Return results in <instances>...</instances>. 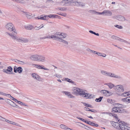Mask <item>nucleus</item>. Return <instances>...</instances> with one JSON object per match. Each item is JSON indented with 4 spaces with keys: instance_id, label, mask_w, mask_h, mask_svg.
<instances>
[{
    "instance_id": "31",
    "label": "nucleus",
    "mask_w": 130,
    "mask_h": 130,
    "mask_svg": "<svg viewBox=\"0 0 130 130\" xmlns=\"http://www.w3.org/2000/svg\"><path fill=\"white\" fill-rule=\"evenodd\" d=\"M103 98V97L100 96L98 98H96L95 99V101L98 102H100Z\"/></svg>"
},
{
    "instance_id": "39",
    "label": "nucleus",
    "mask_w": 130,
    "mask_h": 130,
    "mask_svg": "<svg viewBox=\"0 0 130 130\" xmlns=\"http://www.w3.org/2000/svg\"><path fill=\"white\" fill-rule=\"evenodd\" d=\"M86 48V47L85 46L82 45L80 47V49L81 50L84 51Z\"/></svg>"
},
{
    "instance_id": "16",
    "label": "nucleus",
    "mask_w": 130,
    "mask_h": 130,
    "mask_svg": "<svg viewBox=\"0 0 130 130\" xmlns=\"http://www.w3.org/2000/svg\"><path fill=\"white\" fill-rule=\"evenodd\" d=\"M45 61V57L41 55H38V61L44 62Z\"/></svg>"
},
{
    "instance_id": "50",
    "label": "nucleus",
    "mask_w": 130,
    "mask_h": 130,
    "mask_svg": "<svg viewBox=\"0 0 130 130\" xmlns=\"http://www.w3.org/2000/svg\"><path fill=\"white\" fill-rule=\"evenodd\" d=\"M18 3L22 4L25 3V2L23 0H19Z\"/></svg>"
},
{
    "instance_id": "1",
    "label": "nucleus",
    "mask_w": 130,
    "mask_h": 130,
    "mask_svg": "<svg viewBox=\"0 0 130 130\" xmlns=\"http://www.w3.org/2000/svg\"><path fill=\"white\" fill-rule=\"evenodd\" d=\"M5 28L12 32H6L5 34L6 35H8L13 39L16 40V41L22 43H26L28 42V40L27 39L14 36L15 34H17V33L12 23H7L5 26Z\"/></svg>"
},
{
    "instance_id": "6",
    "label": "nucleus",
    "mask_w": 130,
    "mask_h": 130,
    "mask_svg": "<svg viewBox=\"0 0 130 130\" xmlns=\"http://www.w3.org/2000/svg\"><path fill=\"white\" fill-rule=\"evenodd\" d=\"M114 89L116 91L118 92H122L124 91L123 86L121 85H118L116 86Z\"/></svg>"
},
{
    "instance_id": "59",
    "label": "nucleus",
    "mask_w": 130,
    "mask_h": 130,
    "mask_svg": "<svg viewBox=\"0 0 130 130\" xmlns=\"http://www.w3.org/2000/svg\"><path fill=\"white\" fill-rule=\"evenodd\" d=\"M119 40L122 42H124V41H125V40H124L120 39L119 38V40Z\"/></svg>"
},
{
    "instance_id": "53",
    "label": "nucleus",
    "mask_w": 130,
    "mask_h": 130,
    "mask_svg": "<svg viewBox=\"0 0 130 130\" xmlns=\"http://www.w3.org/2000/svg\"><path fill=\"white\" fill-rule=\"evenodd\" d=\"M76 118L84 122L85 121H86L84 119H83L82 118H79V117H76Z\"/></svg>"
},
{
    "instance_id": "17",
    "label": "nucleus",
    "mask_w": 130,
    "mask_h": 130,
    "mask_svg": "<svg viewBox=\"0 0 130 130\" xmlns=\"http://www.w3.org/2000/svg\"><path fill=\"white\" fill-rule=\"evenodd\" d=\"M33 66H34L35 67L39 69H44L45 70H49L48 69H47L45 68H44L43 67H42L39 64H33Z\"/></svg>"
},
{
    "instance_id": "44",
    "label": "nucleus",
    "mask_w": 130,
    "mask_h": 130,
    "mask_svg": "<svg viewBox=\"0 0 130 130\" xmlns=\"http://www.w3.org/2000/svg\"><path fill=\"white\" fill-rule=\"evenodd\" d=\"M12 124L14 125H16V126H19V127H22V126H20L19 124H18L17 123H16L15 122H13L12 123Z\"/></svg>"
},
{
    "instance_id": "37",
    "label": "nucleus",
    "mask_w": 130,
    "mask_h": 130,
    "mask_svg": "<svg viewBox=\"0 0 130 130\" xmlns=\"http://www.w3.org/2000/svg\"><path fill=\"white\" fill-rule=\"evenodd\" d=\"M17 102L19 104H20L21 105H24L25 106H26V104L21 101H17Z\"/></svg>"
},
{
    "instance_id": "4",
    "label": "nucleus",
    "mask_w": 130,
    "mask_h": 130,
    "mask_svg": "<svg viewBox=\"0 0 130 130\" xmlns=\"http://www.w3.org/2000/svg\"><path fill=\"white\" fill-rule=\"evenodd\" d=\"M67 36V34L63 33H60L57 32L55 34V35H52L51 36V38H53L54 40H56L58 41L60 38H66Z\"/></svg>"
},
{
    "instance_id": "29",
    "label": "nucleus",
    "mask_w": 130,
    "mask_h": 130,
    "mask_svg": "<svg viewBox=\"0 0 130 130\" xmlns=\"http://www.w3.org/2000/svg\"><path fill=\"white\" fill-rule=\"evenodd\" d=\"M23 70V69L21 67H19L17 68V72H18L20 73H22Z\"/></svg>"
},
{
    "instance_id": "42",
    "label": "nucleus",
    "mask_w": 130,
    "mask_h": 130,
    "mask_svg": "<svg viewBox=\"0 0 130 130\" xmlns=\"http://www.w3.org/2000/svg\"><path fill=\"white\" fill-rule=\"evenodd\" d=\"M117 104L118 105L116 107H117V108H118L119 109H120L122 108L121 107H122V105L121 104Z\"/></svg>"
},
{
    "instance_id": "60",
    "label": "nucleus",
    "mask_w": 130,
    "mask_h": 130,
    "mask_svg": "<svg viewBox=\"0 0 130 130\" xmlns=\"http://www.w3.org/2000/svg\"><path fill=\"white\" fill-rule=\"evenodd\" d=\"M19 9V11H21V12H23V13H24L25 12H24L23 11V9H22V8H20L19 9Z\"/></svg>"
},
{
    "instance_id": "64",
    "label": "nucleus",
    "mask_w": 130,
    "mask_h": 130,
    "mask_svg": "<svg viewBox=\"0 0 130 130\" xmlns=\"http://www.w3.org/2000/svg\"><path fill=\"white\" fill-rule=\"evenodd\" d=\"M83 104H84V105L85 106L88 107V106L89 105V104H88L86 103H84Z\"/></svg>"
},
{
    "instance_id": "38",
    "label": "nucleus",
    "mask_w": 130,
    "mask_h": 130,
    "mask_svg": "<svg viewBox=\"0 0 130 130\" xmlns=\"http://www.w3.org/2000/svg\"><path fill=\"white\" fill-rule=\"evenodd\" d=\"M48 16V17L50 18H55L56 17V15L54 14H50L49 15H47Z\"/></svg>"
},
{
    "instance_id": "34",
    "label": "nucleus",
    "mask_w": 130,
    "mask_h": 130,
    "mask_svg": "<svg viewBox=\"0 0 130 130\" xmlns=\"http://www.w3.org/2000/svg\"><path fill=\"white\" fill-rule=\"evenodd\" d=\"M60 127L61 128L63 129L66 130L67 128V126L63 124H61L60 125Z\"/></svg>"
},
{
    "instance_id": "21",
    "label": "nucleus",
    "mask_w": 130,
    "mask_h": 130,
    "mask_svg": "<svg viewBox=\"0 0 130 130\" xmlns=\"http://www.w3.org/2000/svg\"><path fill=\"white\" fill-rule=\"evenodd\" d=\"M24 14H25L26 17L28 19H30L31 18L32 14L31 13L27 12H25Z\"/></svg>"
},
{
    "instance_id": "11",
    "label": "nucleus",
    "mask_w": 130,
    "mask_h": 130,
    "mask_svg": "<svg viewBox=\"0 0 130 130\" xmlns=\"http://www.w3.org/2000/svg\"><path fill=\"white\" fill-rule=\"evenodd\" d=\"M62 93L65 94V95H66L69 98H75V96L71 94V93L70 92L63 91Z\"/></svg>"
},
{
    "instance_id": "35",
    "label": "nucleus",
    "mask_w": 130,
    "mask_h": 130,
    "mask_svg": "<svg viewBox=\"0 0 130 130\" xmlns=\"http://www.w3.org/2000/svg\"><path fill=\"white\" fill-rule=\"evenodd\" d=\"M128 92H124L123 93H122L121 95L122 96H128L129 95V94H127V93Z\"/></svg>"
},
{
    "instance_id": "15",
    "label": "nucleus",
    "mask_w": 130,
    "mask_h": 130,
    "mask_svg": "<svg viewBox=\"0 0 130 130\" xmlns=\"http://www.w3.org/2000/svg\"><path fill=\"white\" fill-rule=\"evenodd\" d=\"M104 15L111 16L112 14V13L110 11L108 10H105L103 11Z\"/></svg>"
},
{
    "instance_id": "7",
    "label": "nucleus",
    "mask_w": 130,
    "mask_h": 130,
    "mask_svg": "<svg viewBox=\"0 0 130 130\" xmlns=\"http://www.w3.org/2000/svg\"><path fill=\"white\" fill-rule=\"evenodd\" d=\"M101 93L105 96H108L111 95L112 94V93L110 92L109 91L106 90H103L101 91Z\"/></svg>"
},
{
    "instance_id": "49",
    "label": "nucleus",
    "mask_w": 130,
    "mask_h": 130,
    "mask_svg": "<svg viewBox=\"0 0 130 130\" xmlns=\"http://www.w3.org/2000/svg\"><path fill=\"white\" fill-rule=\"evenodd\" d=\"M96 14L97 15H104V12L103 11L102 12H96Z\"/></svg>"
},
{
    "instance_id": "57",
    "label": "nucleus",
    "mask_w": 130,
    "mask_h": 130,
    "mask_svg": "<svg viewBox=\"0 0 130 130\" xmlns=\"http://www.w3.org/2000/svg\"><path fill=\"white\" fill-rule=\"evenodd\" d=\"M11 99L13 100V101H15L16 102H17V101H18L16 99H15V98H13V97H12V96H11Z\"/></svg>"
},
{
    "instance_id": "52",
    "label": "nucleus",
    "mask_w": 130,
    "mask_h": 130,
    "mask_svg": "<svg viewBox=\"0 0 130 130\" xmlns=\"http://www.w3.org/2000/svg\"><path fill=\"white\" fill-rule=\"evenodd\" d=\"M0 119L2 121H6V119L3 118L2 116H0Z\"/></svg>"
},
{
    "instance_id": "63",
    "label": "nucleus",
    "mask_w": 130,
    "mask_h": 130,
    "mask_svg": "<svg viewBox=\"0 0 130 130\" xmlns=\"http://www.w3.org/2000/svg\"><path fill=\"white\" fill-rule=\"evenodd\" d=\"M55 17H55V18H58L59 19H60L61 18V17L60 16H58V15H56Z\"/></svg>"
},
{
    "instance_id": "56",
    "label": "nucleus",
    "mask_w": 130,
    "mask_h": 130,
    "mask_svg": "<svg viewBox=\"0 0 130 130\" xmlns=\"http://www.w3.org/2000/svg\"><path fill=\"white\" fill-rule=\"evenodd\" d=\"M4 93H3V95H5L6 96H8V97H11V96L10 95V94H5L4 93Z\"/></svg>"
},
{
    "instance_id": "46",
    "label": "nucleus",
    "mask_w": 130,
    "mask_h": 130,
    "mask_svg": "<svg viewBox=\"0 0 130 130\" xmlns=\"http://www.w3.org/2000/svg\"><path fill=\"white\" fill-rule=\"evenodd\" d=\"M6 101L8 104H10L11 103H12V101L10 100L7 99L6 100Z\"/></svg>"
},
{
    "instance_id": "40",
    "label": "nucleus",
    "mask_w": 130,
    "mask_h": 130,
    "mask_svg": "<svg viewBox=\"0 0 130 130\" xmlns=\"http://www.w3.org/2000/svg\"><path fill=\"white\" fill-rule=\"evenodd\" d=\"M57 14L60 15H61L65 17L67 15V14L65 13H57Z\"/></svg>"
},
{
    "instance_id": "28",
    "label": "nucleus",
    "mask_w": 130,
    "mask_h": 130,
    "mask_svg": "<svg viewBox=\"0 0 130 130\" xmlns=\"http://www.w3.org/2000/svg\"><path fill=\"white\" fill-rule=\"evenodd\" d=\"M96 54H97L98 56H102L104 57H106V56L105 54L104 53H102L100 52H97Z\"/></svg>"
},
{
    "instance_id": "24",
    "label": "nucleus",
    "mask_w": 130,
    "mask_h": 130,
    "mask_svg": "<svg viewBox=\"0 0 130 130\" xmlns=\"http://www.w3.org/2000/svg\"><path fill=\"white\" fill-rule=\"evenodd\" d=\"M105 85H106L108 86L109 87L110 89H112L114 87V85L111 83H108L104 84Z\"/></svg>"
},
{
    "instance_id": "10",
    "label": "nucleus",
    "mask_w": 130,
    "mask_h": 130,
    "mask_svg": "<svg viewBox=\"0 0 130 130\" xmlns=\"http://www.w3.org/2000/svg\"><path fill=\"white\" fill-rule=\"evenodd\" d=\"M74 2H75L74 3H73V4L74 5H76L77 6H82L83 7L85 6V4L82 2L77 1H75Z\"/></svg>"
},
{
    "instance_id": "33",
    "label": "nucleus",
    "mask_w": 130,
    "mask_h": 130,
    "mask_svg": "<svg viewBox=\"0 0 130 130\" xmlns=\"http://www.w3.org/2000/svg\"><path fill=\"white\" fill-rule=\"evenodd\" d=\"M129 97H127L124 99H122V101L124 102H128V101L129 100Z\"/></svg>"
},
{
    "instance_id": "41",
    "label": "nucleus",
    "mask_w": 130,
    "mask_h": 130,
    "mask_svg": "<svg viewBox=\"0 0 130 130\" xmlns=\"http://www.w3.org/2000/svg\"><path fill=\"white\" fill-rule=\"evenodd\" d=\"M58 9L62 11H64L67 10V8L64 7L59 8Z\"/></svg>"
},
{
    "instance_id": "3",
    "label": "nucleus",
    "mask_w": 130,
    "mask_h": 130,
    "mask_svg": "<svg viewBox=\"0 0 130 130\" xmlns=\"http://www.w3.org/2000/svg\"><path fill=\"white\" fill-rule=\"evenodd\" d=\"M118 121L119 123L112 121L111 123L112 126L119 130H130V127L125 125L124 122Z\"/></svg>"
},
{
    "instance_id": "27",
    "label": "nucleus",
    "mask_w": 130,
    "mask_h": 130,
    "mask_svg": "<svg viewBox=\"0 0 130 130\" xmlns=\"http://www.w3.org/2000/svg\"><path fill=\"white\" fill-rule=\"evenodd\" d=\"M101 73L103 75L108 76L109 72L104 70H102L101 71Z\"/></svg>"
},
{
    "instance_id": "51",
    "label": "nucleus",
    "mask_w": 130,
    "mask_h": 130,
    "mask_svg": "<svg viewBox=\"0 0 130 130\" xmlns=\"http://www.w3.org/2000/svg\"><path fill=\"white\" fill-rule=\"evenodd\" d=\"M103 113H106L108 114V115L110 116H112L113 115H115L114 113H109V112H103Z\"/></svg>"
},
{
    "instance_id": "30",
    "label": "nucleus",
    "mask_w": 130,
    "mask_h": 130,
    "mask_svg": "<svg viewBox=\"0 0 130 130\" xmlns=\"http://www.w3.org/2000/svg\"><path fill=\"white\" fill-rule=\"evenodd\" d=\"M107 102L108 103L112 104L115 102V101L113 100H112L111 99H108L107 100Z\"/></svg>"
},
{
    "instance_id": "43",
    "label": "nucleus",
    "mask_w": 130,
    "mask_h": 130,
    "mask_svg": "<svg viewBox=\"0 0 130 130\" xmlns=\"http://www.w3.org/2000/svg\"><path fill=\"white\" fill-rule=\"evenodd\" d=\"M89 12L91 13L95 14H96V11L93 10H90L89 11Z\"/></svg>"
},
{
    "instance_id": "55",
    "label": "nucleus",
    "mask_w": 130,
    "mask_h": 130,
    "mask_svg": "<svg viewBox=\"0 0 130 130\" xmlns=\"http://www.w3.org/2000/svg\"><path fill=\"white\" fill-rule=\"evenodd\" d=\"M112 18L113 19H116L117 20H118V15H117V16L115 15L114 16L112 17Z\"/></svg>"
},
{
    "instance_id": "14",
    "label": "nucleus",
    "mask_w": 130,
    "mask_h": 130,
    "mask_svg": "<svg viewBox=\"0 0 130 130\" xmlns=\"http://www.w3.org/2000/svg\"><path fill=\"white\" fill-rule=\"evenodd\" d=\"M12 70V68L11 66H9L7 68V69H4L3 71L4 72L7 73H8L9 72H11Z\"/></svg>"
},
{
    "instance_id": "47",
    "label": "nucleus",
    "mask_w": 130,
    "mask_h": 130,
    "mask_svg": "<svg viewBox=\"0 0 130 130\" xmlns=\"http://www.w3.org/2000/svg\"><path fill=\"white\" fill-rule=\"evenodd\" d=\"M14 71L15 73H16L17 72V67L15 66L13 68Z\"/></svg>"
},
{
    "instance_id": "58",
    "label": "nucleus",
    "mask_w": 130,
    "mask_h": 130,
    "mask_svg": "<svg viewBox=\"0 0 130 130\" xmlns=\"http://www.w3.org/2000/svg\"><path fill=\"white\" fill-rule=\"evenodd\" d=\"M90 111H91L92 112H96V111L94 110V109H91V110H90Z\"/></svg>"
},
{
    "instance_id": "8",
    "label": "nucleus",
    "mask_w": 130,
    "mask_h": 130,
    "mask_svg": "<svg viewBox=\"0 0 130 130\" xmlns=\"http://www.w3.org/2000/svg\"><path fill=\"white\" fill-rule=\"evenodd\" d=\"M112 112H119V113H122L123 112V109L121 108L120 109H119L117 107H113L112 110Z\"/></svg>"
},
{
    "instance_id": "61",
    "label": "nucleus",
    "mask_w": 130,
    "mask_h": 130,
    "mask_svg": "<svg viewBox=\"0 0 130 130\" xmlns=\"http://www.w3.org/2000/svg\"><path fill=\"white\" fill-rule=\"evenodd\" d=\"M55 76H56L58 78H60L61 77V76L60 75H58L57 74H56L54 75Z\"/></svg>"
},
{
    "instance_id": "26",
    "label": "nucleus",
    "mask_w": 130,
    "mask_h": 130,
    "mask_svg": "<svg viewBox=\"0 0 130 130\" xmlns=\"http://www.w3.org/2000/svg\"><path fill=\"white\" fill-rule=\"evenodd\" d=\"M86 50L87 51L90 53H92V54H96V53L97 52L96 51L90 50L89 48H87L86 49Z\"/></svg>"
},
{
    "instance_id": "48",
    "label": "nucleus",
    "mask_w": 130,
    "mask_h": 130,
    "mask_svg": "<svg viewBox=\"0 0 130 130\" xmlns=\"http://www.w3.org/2000/svg\"><path fill=\"white\" fill-rule=\"evenodd\" d=\"M10 105L13 107H15V106H17L16 104L12 101V103H11Z\"/></svg>"
},
{
    "instance_id": "5",
    "label": "nucleus",
    "mask_w": 130,
    "mask_h": 130,
    "mask_svg": "<svg viewBox=\"0 0 130 130\" xmlns=\"http://www.w3.org/2000/svg\"><path fill=\"white\" fill-rule=\"evenodd\" d=\"M74 2L73 0H63L60 3V4L64 6H70L73 5Z\"/></svg>"
},
{
    "instance_id": "22",
    "label": "nucleus",
    "mask_w": 130,
    "mask_h": 130,
    "mask_svg": "<svg viewBox=\"0 0 130 130\" xmlns=\"http://www.w3.org/2000/svg\"><path fill=\"white\" fill-rule=\"evenodd\" d=\"M118 20L121 21H123L125 20V18L121 15H118Z\"/></svg>"
},
{
    "instance_id": "45",
    "label": "nucleus",
    "mask_w": 130,
    "mask_h": 130,
    "mask_svg": "<svg viewBox=\"0 0 130 130\" xmlns=\"http://www.w3.org/2000/svg\"><path fill=\"white\" fill-rule=\"evenodd\" d=\"M115 27H117L119 29H122L123 28V27L122 26L119 25H116L115 26Z\"/></svg>"
},
{
    "instance_id": "62",
    "label": "nucleus",
    "mask_w": 130,
    "mask_h": 130,
    "mask_svg": "<svg viewBox=\"0 0 130 130\" xmlns=\"http://www.w3.org/2000/svg\"><path fill=\"white\" fill-rule=\"evenodd\" d=\"M46 2H51V3H53L54 1L52 0H47L46 1Z\"/></svg>"
},
{
    "instance_id": "36",
    "label": "nucleus",
    "mask_w": 130,
    "mask_h": 130,
    "mask_svg": "<svg viewBox=\"0 0 130 130\" xmlns=\"http://www.w3.org/2000/svg\"><path fill=\"white\" fill-rule=\"evenodd\" d=\"M111 38L113 39H115L118 40L119 39V37L115 36H112L111 37Z\"/></svg>"
},
{
    "instance_id": "25",
    "label": "nucleus",
    "mask_w": 130,
    "mask_h": 130,
    "mask_svg": "<svg viewBox=\"0 0 130 130\" xmlns=\"http://www.w3.org/2000/svg\"><path fill=\"white\" fill-rule=\"evenodd\" d=\"M65 80L70 83H72L73 84L76 85V84L71 79H70L68 78H65Z\"/></svg>"
},
{
    "instance_id": "19",
    "label": "nucleus",
    "mask_w": 130,
    "mask_h": 130,
    "mask_svg": "<svg viewBox=\"0 0 130 130\" xmlns=\"http://www.w3.org/2000/svg\"><path fill=\"white\" fill-rule=\"evenodd\" d=\"M37 18L38 19H40L43 20H47L48 19V16L47 15H44V16L42 15L38 17Z\"/></svg>"
},
{
    "instance_id": "2",
    "label": "nucleus",
    "mask_w": 130,
    "mask_h": 130,
    "mask_svg": "<svg viewBox=\"0 0 130 130\" xmlns=\"http://www.w3.org/2000/svg\"><path fill=\"white\" fill-rule=\"evenodd\" d=\"M73 93L74 94L77 95H80L86 99H91L93 98L94 96L91 94L85 93L82 89L77 88L74 87L72 90Z\"/></svg>"
},
{
    "instance_id": "13",
    "label": "nucleus",
    "mask_w": 130,
    "mask_h": 130,
    "mask_svg": "<svg viewBox=\"0 0 130 130\" xmlns=\"http://www.w3.org/2000/svg\"><path fill=\"white\" fill-rule=\"evenodd\" d=\"M65 38L62 37L60 38L59 39V40L58 41L59 42H62L64 44V45L65 46H67L68 44V41L63 39V38Z\"/></svg>"
},
{
    "instance_id": "32",
    "label": "nucleus",
    "mask_w": 130,
    "mask_h": 130,
    "mask_svg": "<svg viewBox=\"0 0 130 130\" xmlns=\"http://www.w3.org/2000/svg\"><path fill=\"white\" fill-rule=\"evenodd\" d=\"M15 62L17 63L21 64H23L24 63L23 61H21L18 60H16Z\"/></svg>"
},
{
    "instance_id": "54",
    "label": "nucleus",
    "mask_w": 130,
    "mask_h": 130,
    "mask_svg": "<svg viewBox=\"0 0 130 130\" xmlns=\"http://www.w3.org/2000/svg\"><path fill=\"white\" fill-rule=\"evenodd\" d=\"M84 109L85 110H86V111H90V109H89V108H88V107H85L84 108Z\"/></svg>"
},
{
    "instance_id": "18",
    "label": "nucleus",
    "mask_w": 130,
    "mask_h": 130,
    "mask_svg": "<svg viewBox=\"0 0 130 130\" xmlns=\"http://www.w3.org/2000/svg\"><path fill=\"white\" fill-rule=\"evenodd\" d=\"M32 76L33 78L38 80H39L41 78L39 76L35 73L32 74Z\"/></svg>"
},
{
    "instance_id": "23",
    "label": "nucleus",
    "mask_w": 130,
    "mask_h": 130,
    "mask_svg": "<svg viewBox=\"0 0 130 130\" xmlns=\"http://www.w3.org/2000/svg\"><path fill=\"white\" fill-rule=\"evenodd\" d=\"M33 28V27L31 25H28L25 26V28L27 30H31Z\"/></svg>"
},
{
    "instance_id": "12",
    "label": "nucleus",
    "mask_w": 130,
    "mask_h": 130,
    "mask_svg": "<svg viewBox=\"0 0 130 130\" xmlns=\"http://www.w3.org/2000/svg\"><path fill=\"white\" fill-rule=\"evenodd\" d=\"M38 55H32L30 57V58L32 60L38 61Z\"/></svg>"
},
{
    "instance_id": "20",
    "label": "nucleus",
    "mask_w": 130,
    "mask_h": 130,
    "mask_svg": "<svg viewBox=\"0 0 130 130\" xmlns=\"http://www.w3.org/2000/svg\"><path fill=\"white\" fill-rule=\"evenodd\" d=\"M84 122L88 124L91 125V126H94L95 127H98V125L97 124H95L90 121H85Z\"/></svg>"
},
{
    "instance_id": "9",
    "label": "nucleus",
    "mask_w": 130,
    "mask_h": 130,
    "mask_svg": "<svg viewBox=\"0 0 130 130\" xmlns=\"http://www.w3.org/2000/svg\"><path fill=\"white\" fill-rule=\"evenodd\" d=\"M108 76L119 79H121L122 78V77L120 75H118L110 72H109Z\"/></svg>"
}]
</instances>
